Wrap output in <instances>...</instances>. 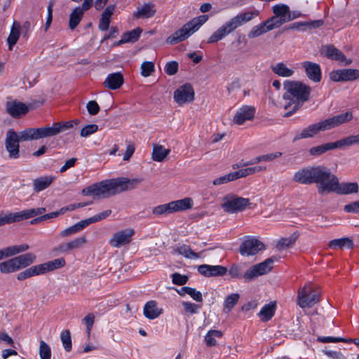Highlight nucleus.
<instances>
[{"label": "nucleus", "mask_w": 359, "mask_h": 359, "mask_svg": "<svg viewBox=\"0 0 359 359\" xmlns=\"http://www.w3.org/2000/svg\"><path fill=\"white\" fill-rule=\"evenodd\" d=\"M264 22L266 24L267 27H269V29L272 30L285 23V19H280L279 17L274 15Z\"/></svg>", "instance_id": "obj_53"}, {"label": "nucleus", "mask_w": 359, "mask_h": 359, "mask_svg": "<svg viewBox=\"0 0 359 359\" xmlns=\"http://www.w3.org/2000/svg\"><path fill=\"white\" fill-rule=\"evenodd\" d=\"M178 62L176 61L168 62L165 67V72L170 76L175 75L178 71Z\"/></svg>", "instance_id": "obj_62"}, {"label": "nucleus", "mask_w": 359, "mask_h": 359, "mask_svg": "<svg viewBox=\"0 0 359 359\" xmlns=\"http://www.w3.org/2000/svg\"><path fill=\"white\" fill-rule=\"evenodd\" d=\"M124 82L123 74L121 72L109 74L103 83L104 87L110 90H117L121 87Z\"/></svg>", "instance_id": "obj_24"}, {"label": "nucleus", "mask_w": 359, "mask_h": 359, "mask_svg": "<svg viewBox=\"0 0 359 359\" xmlns=\"http://www.w3.org/2000/svg\"><path fill=\"white\" fill-rule=\"evenodd\" d=\"M142 32V28L137 27L131 31L126 32L123 33V36L125 39L126 43L135 42L139 39Z\"/></svg>", "instance_id": "obj_50"}, {"label": "nucleus", "mask_w": 359, "mask_h": 359, "mask_svg": "<svg viewBox=\"0 0 359 359\" xmlns=\"http://www.w3.org/2000/svg\"><path fill=\"white\" fill-rule=\"evenodd\" d=\"M87 242L85 236L76 238L69 242L60 244L55 250L62 253H67L69 251L81 248Z\"/></svg>", "instance_id": "obj_22"}, {"label": "nucleus", "mask_w": 359, "mask_h": 359, "mask_svg": "<svg viewBox=\"0 0 359 359\" xmlns=\"http://www.w3.org/2000/svg\"><path fill=\"white\" fill-rule=\"evenodd\" d=\"M177 292L180 296H184L185 294H187L195 301L198 302H203L202 294L195 288L182 287L180 290H177Z\"/></svg>", "instance_id": "obj_42"}, {"label": "nucleus", "mask_w": 359, "mask_h": 359, "mask_svg": "<svg viewBox=\"0 0 359 359\" xmlns=\"http://www.w3.org/2000/svg\"><path fill=\"white\" fill-rule=\"evenodd\" d=\"M88 226V224L86 219L81 220L77 222L76 224L62 231L60 233V236L62 238L70 236L82 231L84 228H86Z\"/></svg>", "instance_id": "obj_32"}, {"label": "nucleus", "mask_w": 359, "mask_h": 359, "mask_svg": "<svg viewBox=\"0 0 359 359\" xmlns=\"http://www.w3.org/2000/svg\"><path fill=\"white\" fill-rule=\"evenodd\" d=\"M18 134L20 140L23 142L39 140L38 128H28Z\"/></svg>", "instance_id": "obj_34"}, {"label": "nucleus", "mask_w": 359, "mask_h": 359, "mask_svg": "<svg viewBox=\"0 0 359 359\" xmlns=\"http://www.w3.org/2000/svg\"><path fill=\"white\" fill-rule=\"evenodd\" d=\"M156 13V6L152 2L143 4L137 7V11L133 13V17L135 19L150 18Z\"/></svg>", "instance_id": "obj_23"}, {"label": "nucleus", "mask_w": 359, "mask_h": 359, "mask_svg": "<svg viewBox=\"0 0 359 359\" xmlns=\"http://www.w3.org/2000/svg\"><path fill=\"white\" fill-rule=\"evenodd\" d=\"M243 24L238 15L232 18L217 31H215L208 39V43H214L222 40L224 36L233 32Z\"/></svg>", "instance_id": "obj_10"}, {"label": "nucleus", "mask_w": 359, "mask_h": 359, "mask_svg": "<svg viewBox=\"0 0 359 359\" xmlns=\"http://www.w3.org/2000/svg\"><path fill=\"white\" fill-rule=\"evenodd\" d=\"M259 12L257 10H254L252 11H247L242 13L238 15L240 17L243 24H245L249 21H250L252 19H253L255 16L259 15Z\"/></svg>", "instance_id": "obj_61"}, {"label": "nucleus", "mask_w": 359, "mask_h": 359, "mask_svg": "<svg viewBox=\"0 0 359 359\" xmlns=\"http://www.w3.org/2000/svg\"><path fill=\"white\" fill-rule=\"evenodd\" d=\"M134 233V230L130 229L118 231L111 236L109 243L114 248H121L131 242Z\"/></svg>", "instance_id": "obj_16"}, {"label": "nucleus", "mask_w": 359, "mask_h": 359, "mask_svg": "<svg viewBox=\"0 0 359 359\" xmlns=\"http://www.w3.org/2000/svg\"><path fill=\"white\" fill-rule=\"evenodd\" d=\"M276 309V302H271L265 304L258 313L262 322H267L271 320L275 314Z\"/></svg>", "instance_id": "obj_30"}, {"label": "nucleus", "mask_w": 359, "mask_h": 359, "mask_svg": "<svg viewBox=\"0 0 359 359\" xmlns=\"http://www.w3.org/2000/svg\"><path fill=\"white\" fill-rule=\"evenodd\" d=\"M6 109L8 114L15 118L21 117L29 111V108L25 104L17 100L7 102Z\"/></svg>", "instance_id": "obj_18"}, {"label": "nucleus", "mask_w": 359, "mask_h": 359, "mask_svg": "<svg viewBox=\"0 0 359 359\" xmlns=\"http://www.w3.org/2000/svg\"><path fill=\"white\" fill-rule=\"evenodd\" d=\"M182 306L184 311L190 314L196 313L198 312V310L200 309V306L198 305L189 302H183Z\"/></svg>", "instance_id": "obj_63"}, {"label": "nucleus", "mask_w": 359, "mask_h": 359, "mask_svg": "<svg viewBox=\"0 0 359 359\" xmlns=\"http://www.w3.org/2000/svg\"><path fill=\"white\" fill-rule=\"evenodd\" d=\"M344 247L348 249H353L354 248V244L352 239L348 237H344L338 239H333L328 243V248L330 249H342Z\"/></svg>", "instance_id": "obj_31"}, {"label": "nucleus", "mask_w": 359, "mask_h": 359, "mask_svg": "<svg viewBox=\"0 0 359 359\" xmlns=\"http://www.w3.org/2000/svg\"><path fill=\"white\" fill-rule=\"evenodd\" d=\"M333 149H334L332 142H329V143H326V144H323L321 145L311 147L309 149V154L311 156H319L321 154L327 152V151L333 150Z\"/></svg>", "instance_id": "obj_45"}, {"label": "nucleus", "mask_w": 359, "mask_h": 359, "mask_svg": "<svg viewBox=\"0 0 359 359\" xmlns=\"http://www.w3.org/2000/svg\"><path fill=\"white\" fill-rule=\"evenodd\" d=\"M298 238V235L293 233L288 238H283L278 241L277 247L279 249H284L292 245Z\"/></svg>", "instance_id": "obj_52"}, {"label": "nucleus", "mask_w": 359, "mask_h": 359, "mask_svg": "<svg viewBox=\"0 0 359 359\" xmlns=\"http://www.w3.org/2000/svg\"><path fill=\"white\" fill-rule=\"evenodd\" d=\"M272 11L277 17L285 19V23L295 19L296 17L292 16L290 8L286 4H276L272 7Z\"/></svg>", "instance_id": "obj_25"}, {"label": "nucleus", "mask_w": 359, "mask_h": 359, "mask_svg": "<svg viewBox=\"0 0 359 359\" xmlns=\"http://www.w3.org/2000/svg\"><path fill=\"white\" fill-rule=\"evenodd\" d=\"M38 130L39 139L53 137L60 133V130L56 127L55 123L52 126L38 128Z\"/></svg>", "instance_id": "obj_38"}, {"label": "nucleus", "mask_w": 359, "mask_h": 359, "mask_svg": "<svg viewBox=\"0 0 359 359\" xmlns=\"http://www.w3.org/2000/svg\"><path fill=\"white\" fill-rule=\"evenodd\" d=\"M170 150L162 145H154L152 151V158L155 161L161 162L169 154Z\"/></svg>", "instance_id": "obj_39"}, {"label": "nucleus", "mask_w": 359, "mask_h": 359, "mask_svg": "<svg viewBox=\"0 0 359 359\" xmlns=\"http://www.w3.org/2000/svg\"><path fill=\"white\" fill-rule=\"evenodd\" d=\"M111 214V210H107L103 211L99 214H97L90 218L86 219V220L88 222V224L90 225V224L95 223V222H97L99 221L106 219Z\"/></svg>", "instance_id": "obj_56"}, {"label": "nucleus", "mask_w": 359, "mask_h": 359, "mask_svg": "<svg viewBox=\"0 0 359 359\" xmlns=\"http://www.w3.org/2000/svg\"><path fill=\"white\" fill-rule=\"evenodd\" d=\"M272 72L279 76L290 77L292 76L294 71L288 68L283 62H278L271 67Z\"/></svg>", "instance_id": "obj_33"}, {"label": "nucleus", "mask_w": 359, "mask_h": 359, "mask_svg": "<svg viewBox=\"0 0 359 359\" xmlns=\"http://www.w3.org/2000/svg\"><path fill=\"white\" fill-rule=\"evenodd\" d=\"M322 50L327 58L344 62L345 65H349L352 62L351 59H346L344 54L333 45L325 46Z\"/></svg>", "instance_id": "obj_20"}, {"label": "nucleus", "mask_w": 359, "mask_h": 359, "mask_svg": "<svg viewBox=\"0 0 359 359\" xmlns=\"http://www.w3.org/2000/svg\"><path fill=\"white\" fill-rule=\"evenodd\" d=\"M163 312L162 309H158L155 301L148 302L144 307V315L149 319H155Z\"/></svg>", "instance_id": "obj_29"}, {"label": "nucleus", "mask_w": 359, "mask_h": 359, "mask_svg": "<svg viewBox=\"0 0 359 359\" xmlns=\"http://www.w3.org/2000/svg\"><path fill=\"white\" fill-rule=\"evenodd\" d=\"M20 24L16 22H14L11 29L10 34L7 39L8 49L10 50L13 49V46L15 45L18 41L20 36Z\"/></svg>", "instance_id": "obj_35"}, {"label": "nucleus", "mask_w": 359, "mask_h": 359, "mask_svg": "<svg viewBox=\"0 0 359 359\" xmlns=\"http://www.w3.org/2000/svg\"><path fill=\"white\" fill-rule=\"evenodd\" d=\"M46 211L45 208H31L27 209L20 211L22 220L27 219L29 218H32L34 217L41 215Z\"/></svg>", "instance_id": "obj_49"}, {"label": "nucleus", "mask_w": 359, "mask_h": 359, "mask_svg": "<svg viewBox=\"0 0 359 359\" xmlns=\"http://www.w3.org/2000/svg\"><path fill=\"white\" fill-rule=\"evenodd\" d=\"M65 259L62 257L55 259L47 262L32 266L21 271L17 275L18 280H24L27 278L43 275L65 266Z\"/></svg>", "instance_id": "obj_8"}, {"label": "nucleus", "mask_w": 359, "mask_h": 359, "mask_svg": "<svg viewBox=\"0 0 359 359\" xmlns=\"http://www.w3.org/2000/svg\"><path fill=\"white\" fill-rule=\"evenodd\" d=\"M171 277H172V283L175 285H184L189 280V277L187 276L182 275L179 273H172Z\"/></svg>", "instance_id": "obj_59"}, {"label": "nucleus", "mask_w": 359, "mask_h": 359, "mask_svg": "<svg viewBox=\"0 0 359 359\" xmlns=\"http://www.w3.org/2000/svg\"><path fill=\"white\" fill-rule=\"evenodd\" d=\"M172 213L191 209L193 206V201L187 197L183 199L170 202Z\"/></svg>", "instance_id": "obj_28"}, {"label": "nucleus", "mask_w": 359, "mask_h": 359, "mask_svg": "<svg viewBox=\"0 0 359 359\" xmlns=\"http://www.w3.org/2000/svg\"><path fill=\"white\" fill-rule=\"evenodd\" d=\"M29 249V245L27 243H23L18 245H11L6 248L8 257L26 252Z\"/></svg>", "instance_id": "obj_47"}, {"label": "nucleus", "mask_w": 359, "mask_h": 359, "mask_svg": "<svg viewBox=\"0 0 359 359\" xmlns=\"http://www.w3.org/2000/svg\"><path fill=\"white\" fill-rule=\"evenodd\" d=\"M152 213L155 215L172 214L170 203H166L156 206L152 210Z\"/></svg>", "instance_id": "obj_54"}, {"label": "nucleus", "mask_w": 359, "mask_h": 359, "mask_svg": "<svg viewBox=\"0 0 359 359\" xmlns=\"http://www.w3.org/2000/svg\"><path fill=\"white\" fill-rule=\"evenodd\" d=\"M39 355L41 359H50L51 357V350L48 344H46L44 341L41 340L40 341L39 346Z\"/></svg>", "instance_id": "obj_55"}, {"label": "nucleus", "mask_w": 359, "mask_h": 359, "mask_svg": "<svg viewBox=\"0 0 359 359\" xmlns=\"http://www.w3.org/2000/svg\"><path fill=\"white\" fill-rule=\"evenodd\" d=\"M55 177L51 175H45L33 180V188L34 191L40 192L50 186Z\"/></svg>", "instance_id": "obj_26"}, {"label": "nucleus", "mask_w": 359, "mask_h": 359, "mask_svg": "<svg viewBox=\"0 0 359 359\" xmlns=\"http://www.w3.org/2000/svg\"><path fill=\"white\" fill-rule=\"evenodd\" d=\"M18 271L19 269L14 257L0 263V271L2 273H11Z\"/></svg>", "instance_id": "obj_44"}, {"label": "nucleus", "mask_w": 359, "mask_h": 359, "mask_svg": "<svg viewBox=\"0 0 359 359\" xmlns=\"http://www.w3.org/2000/svg\"><path fill=\"white\" fill-rule=\"evenodd\" d=\"M174 100L179 105L192 102L194 100V90L192 86L187 83L179 87L174 92Z\"/></svg>", "instance_id": "obj_15"}, {"label": "nucleus", "mask_w": 359, "mask_h": 359, "mask_svg": "<svg viewBox=\"0 0 359 359\" xmlns=\"http://www.w3.org/2000/svg\"><path fill=\"white\" fill-rule=\"evenodd\" d=\"M250 204V200L247 198L236 195H228L224 198L222 208L226 212L234 213L243 211Z\"/></svg>", "instance_id": "obj_11"}, {"label": "nucleus", "mask_w": 359, "mask_h": 359, "mask_svg": "<svg viewBox=\"0 0 359 359\" xmlns=\"http://www.w3.org/2000/svg\"><path fill=\"white\" fill-rule=\"evenodd\" d=\"M20 137L18 133L13 129H9L6 132L5 139V147L8 153V156L12 159L20 158Z\"/></svg>", "instance_id": "obj_12"}, {"label": "nucleus", "mask_w": 359, "mask_h": 359, "mask_svg": "<svg viewBox=\"0 0 359 359\" xmlns=\"http://www.w3.org/2000/svg\"><path fill=\"white\" fill-rule=\"evenodd\" d=\"M79 121L77 119L65 122H55L56 127L59 128L60 133L69 128H73L74 125H77Z\"/></svg>", "instance_id": "obj_60"}, {"label": "nucleus", "mask_w": 359, "mask_h": 359, "mask_svg": "<svg viewBox=\"0 0 359 359\" xmlns=\"http://www.w3.org/2000/svg\"><path fill=\"white\" fill-rule=\"evenodd\" d=\"M344 210L349 213H359V201L348 203L344 207Z\"/></svg>", "instance_id": "obj_64"}, {"label": "nucleus", "mask_w": 359, "mask_h": 359, "mask_svg": "<svg viewBox=\"0 0 359 359\" xmlns=\"http://www.w3.org/2000/svg\"><path fill=\"white\" fill-rule=\"evenodd\" d=\"M208 20V15H201L193 18L166 39L168 44L174 45L188 39Z\"/></svg>", "instance_id": "obj_7"}, {"label": "nucleus", "mask_w": 359, "mask_h": 359, "mask_svg": "<svg viewBox=\"0 0 359 359\" xmlns=\"http://www.w3.org/2000/svg\"><path fill=\"white\" fill-rule=\"evenodd\" d=\"M176 252L186 258L194 259L200 258L201 254L203 252V251L198 253L195 252L191 249V248L189 245H183L178 247L176 249Z\"/></svg>", "instance_id": "obj_40"}, {"label": "nucleus", "mask_w": 359, "mask_h": 359, "mask_svg": "<svg viewBox=\"0 0 359 359\" xmlns=\"http://www.w3.org/2000/svg\"><path fill=\"white\" fill-rule=\"evenodd\" d=\"M269 31H271V29H269V27H267L266 24L264 22H262L258 25L253 27L252 29L249 32L248 36L250 39L256 38Z\"/></svg>", "instance_id": "obj_43"}, {"label": "nucleus", "mask_w": 359, "mask_h": 359, "mask_svg": "<svg viewBox=\"0 0 359 359\" xmlns=\"http://www.w3.org/2000/svg\"><path fill=\"white\" fill-rule=\"evenodd\" d=\"M83 13L80 10V6L76 7L69 15V27L71 30H74L80 23Z\"/></svg>", "instance_id": "obj_36"}, {"label": "nucleus", "mask_w": 359, "mask_h": 359, "mask_svg": "<svg viewBox=\"0 0 359 359\" xmlns=\"http://www.w3.org/2000/svg\"><path fill=\"white\" fill-rule=\"evenodd\" d=\"M155 71L153 62H144L141 65V74L144 77L149 76Z\"/></svg>", "instance_id": "obj_57"}, {"label": "nucleus", "mask_w": 359, "mask_h": 359, "mask_svg": "<svg viewBox=\"0 0 359 359\" xmlns=\"http://www.w3.org/2000/svg\"><path fill=\"white\" fill-rule=\"evenodd\" d=\"M318 192L320 195L325 193L335 192L339 195H347L356 194L359 191V186L357 182H341L339 183L338 177L330 172L327 182L323 186H318Z\"/></svg>", "instance_id": "obj_6"}, {"label": "nucleus", "mask_w": 359, "mask_h": 359, "mask_svg": "<svg viewBox=\"0 0 359 359\" xmlns=\"http://www.w3.org/2000/svg\"><path fill=\"white\" fill-rule=\"evenodd\" d=\"M330 170L323 165L305 167L293 175V181L302 184H318L323 186L327 182Z\"/></svg>", "instance_id": "obj_4"}, {"label": "nucleus", "mask_w": 359, "mask_h": 359, "mask_svg": "<svg viewBox=\"0 0 359 359\" xmlns=\"http://www.w3.org/2000/svg\"><path fill=\"white\" fill-rule=\"evenodd\" d=\"M142 182V179L118 177L102 180L83 189V196H92L94 198H107L126 191L132 190Z\"/></svg>", "instance_id": "obj_1"}, {"label": "nucleus", "mask_w": 359, "mask_h": 359, "mask_svg": "<svg viewBox=\"0 0 359 359\" xmlns=\"http://www.w3.org/2000/svg\"><path fill=\"white\" fill-rule=\"evenodd\" d=\"M198 271L205 277L222 276L226 273L227 269L220 265L202 264L198 267Z\"/></svg>", "instance_id": "obj_21"}, {"label": "nucleus", "mask_w": 359, "mask_h": 359, "mask_svg": "<svg viewBox=\"0 0 359 359\" xmlns=\"http://www.w3.org/2000/svg\"><path fill=\"white\" fill-rule=\"evenodd\" d=\"M264 249L262 242L255 237L248 236L240 245V253L243 256L254 255Z\"/></svg>", "instance_id": "obj_13"}, {"label": "nucleus", "mask_w": 359, "mask_h": 359, "mask_svg": "<svg viewBox=\"0 0 359 359\" xmlns=\"http://www.w3.org/2000/svg\"><path fill=\"white\" fill-rule=\"evenodd\" d=\"M98 130V126L96 124L87 125L81 130L80 135L81 137H86L96 133Z\"/></svg>", "instance_id": "obj_58"}, {"label": "nucleus", "mask_w": 359, "mask_h": 359, "mask_svg": "<svg viewBox=\"0 0 359 359\" xmlns=\"http://www.w3.org/2000/svg\"><path fill=\"white\" fill-rule=\"evenodd\" d=\"M19 270L27 268L35 262L36 256L32 252H27L14 257Z\"/></svg>", "instance_id": "obj_27"}, {"label": "nucleus", "mask_w": 359, "mask_h": 359, "mask_svg": "<svg viewBox=\"0 0 359 359\" xmlns=\"http://www.w3.org/2000/svg\"><path fill=\"white\" fill-rule=\"evenodd\" d=\"M358 143H359V134L355 135H351L341 139L335 142H332L334 149L337 148H341L343 147H349Z\"/></svg>", "instance_id": "obj_37"}, {"label": "nucleus", "mask_w": 359, "mask_h": 359, "mask_svg": "<svg viewBox=\"0 0 359 359\" xmlns=\"http://www.w3.org/2000/svg\"><path fill=\"white\" fill-rule=\"evenodd\" d=\"M223 333L220 330H211L205 336V341L208 347L215 346L217 344L216 338H222Z\"/></svg>", "instance_id": "obj_41"}, {"label": "nucleus", "mask_w": 359, "mask_h": 359, "mask_svg": "<svg viewBox=\"0 0 359 359\" xmlns=\"http://www.w3.org/2000/svg\"><path fill=\"white\" fill-rule=\"evenodd\" d=\"M60 339L65 351L69 352L72 350V338L69 330H63L60 334Z\"/></svg>", "instance_id": "obj_51"}, {"label": "nucleus", "mask_w": 359, "mask_h": 359, "mask_svg": "<svg viewBox=\"0 0 359 359\" xmlns=\"http://www.w3.org/2000/svg\"><path fill=\"white\" fill-rule=\"evenodd\" d=\"M240 296L238 293H232L228 295L224 302V311L229 313L238 303Z\"/></svg>", "instance_id": "obj_48"}, {"label": "nucleus", "mask_w": 359, "mask_h": 359, "mask_svg": "<svg viewBox=\"0 0 359 359\" xmlns=\"http://www.w3.org/2000/svg\"><path fill=\"white\" fill-rule=\"evenodd\" d=\"M304 68L307 77L315 83H318L322 79V72L320 65L310 61H304L302 63Z\"/></svg>", "instance_id": "obj_19"}, {"label": "nucleus", "mask_w": 359, "mask_h": 359, "mask_svg": "<svg viewBox=\"0 0 359 359\" xmlns=\"http://www.w3.org/2000/svg\"><path fill=\"white\" fill-rule=\"evenodd\" d=\"M353 118V114L350 111H346L340 114H337L332 117L326 118L320 122L309 125L304 128L300 133L296 134L293 139V142L301 139L313 137L319 132L329 130L332 128L337 127L343 123L350 121Z\"/></svg>", "instance_id": "obj_3"}, {"label": "nucleus", "mask_w": 359, "mask_h": 359, "mask_svg": "<svg viewBox=\"0 0 359 359\" xmlns=\"http://www.w3.org/2000/svg\"><path fill=\"white\" fill-rule=\"evenodd\" d=\"M20 221H22L20 211L13 213H9L4 217H0V226L7 224L19 222Z\"/></svg>", "instance_id": "obj_46"}, {"label": "nucleus", "mask_w": 359, "mask_h": 359, "mask_svg": "<svg viewBox=\"0 0 359 359\" xmlns=\"http://www.w3.org/2000/svg\"><path fill=\"white\" fill-rule=\"evenodd\" d=\"M255 114V108L252 106L245 105L241 107L233 116V121L237 125H242L246 121H250L254 118Z\"/></svg>", "instance_id": "obj_17"}, {"label": "nucleus", "mask_w": 359, "mask_h": 359, "mask_svg": "<svg viewBox=\"0 0 359 359\" xmlns=\"http://www.w3.org/2000/svg\"><path fill=\"white\" fill-rule=\"evenodd\" d=\"M273 257H269L264 262L255 264L248 269L244 274L241 272V268L238 264H233L229 270V275L234 278H243L246 281H251L258 276L265 275L273 269Z\"/></svg>", "instance_id": "obj_5"}, {"label": "nucleus", "mask_w": 359, "mask_h": 359, "mask_svg": "<svg viewBox=\"0 0 359 359\" xmlns=\"http://www.w3.org/2000/svg\"><path fill=\"white\" fill-rule=\"evenodd\" d=\"M320 296L310 284L306 285L298 290L297 304L302 309L311 308L320 302Z\"/></svg>", "instance_id": "obj_9"}, {"label": "nucleus", "mask_w": 359, "mask_h": 359, "mask_svg": "<svg viewBox=\"0 0 359 359\" xmlns=\"http://www.w3.org/2000/svg\"><path fill=\"white\" fill-rule=\"evenodd\" d=\"M283 88L285 90L283 95L285 102L284 109H291L285 114L284 117H290L309 100L311 88L301 81L289 80L284 81Z\"/></svg>", "instance_id": "obj_2"}, {"label": "nucleus", "mask_w": 359, "mask_h": 359, "mask_svg": "<svg viewBox=\"0 0 359 359\" xmlns=\"http://www.w3.org/2000/svg\"><path fill=\"white\" fill-rule=\"evenodd\" d=\"M330 79L334 82L352 81L359 79V69H343L332 71Z\"/></svg>", "instance_id": "obj_14"}]
</instances>
